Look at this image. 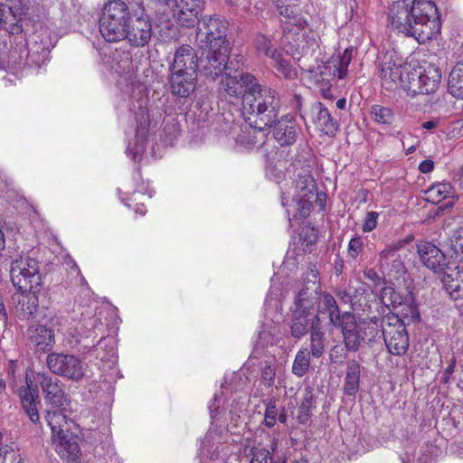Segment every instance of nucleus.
I'll use <instances>...</instances> for the list:
<instances>
[{"label": "nucleus", "mask_w": 463, "mask_h": 463, "mask_svg": "<svg viewBox=\"0 0 463 463\" xmlns=\"http://www.w3.org/2000/svg\"><path fill=\"white\" fill-rule=\"evenodd\" d=\"M388 26L396 33L413 37L424 43L436 37L441 30L438 8L430 0H397L387 12Z\"/></svg>", "instance_id": "1"}, {"label": "nucleus", "mask_w": 463, "mask_h": 463, "mask_svg": "<svg viewBox=\"0 0 463 463\" xmlns=\"http://www.w3.org/2000/svg\"><path fill=\"white\" fill-rule=\"evenodd\" d=\"M241 105V112L248 125L269 128L279 115V98L276 90L259 83L257 90L246 95Z\"/></svg>", "instance_id": "2"}, {"label": "nucleus", "mask_w": 463, "mask_h": 463, "mask_svg": "<svg viewBox=\"0 0 463 463\" xmlns=\"http://www.w3.org/2000/svg\"><path fill=\"white\" fill-rule=\"evenodd\" d=\"M132 13L123 0L109 1L99 18V32L103 39L108 43L123 41V34Z\"/></svg>", "instance_id": "3"}, {"label": "nucleus", "mask_w": 463, "mask_h": 463, "mask_svg": "<svg viewBox=\"0 0 463 463\" xmlns=\"http://www.w3.org/2000/svg\"><path fill=\"white\" fill-rule=\"evenodd\" d=\"M327 195L318 191L317 182L307 168L301 169L296 178L281 191L282 201L292 203H326Z\"/></svg>", "instance_id": "4"}, {"label": "nucleus", "mask_w": 463, "mask_h": 463, "mask_svg": "<svg viewBox=\"0 0 463 463\" xmlns=\"http://www.w3.org/2000/svg\"><path fill=\"white\" fill-rule=\"evenodd\" d=\"M353 48H346L343 53L332 56L327 61L308 70V79L319 88L331 86L335 78L345 79L353 58Z\"/></svg>", "instance_id": "5"}, {"label": "nucleus", "mask_w": 463, "mask_h": 463, "mask_svg": "<svg viewBox=\"0 0 463 463\" xmlns=\"http://www.w3.org/2000/svg\"><path fill=\"white\" fill-rule=\"evenodd\" d=\"M307 26H293L288 24L285 25L282 43L295 59L313 55L319 48L318 35L312 29L306 30Z\"/></svg>", "instance_id": "6"}, {"label": "nucleus", "mask_w": 463, "mask_h": 463, "mask_svg": "<svg viewBox=\"0 0 463 463\" xmlns=\"http://www.w3.org/2000/svg\"><path fill=\"white\" fill-rule=\"evenodd\" d=\"M229 23L217 14L204 15L199 22L197 36L201 49L210 47H230L227 39Z\"/></svg>", "instance_id": "7"}, {"label": "nucleus", "mask_w": 463, "mask_h": 463, "mask_svg": "<svg viewBox=\"0 0 463 463\" xmlns=\"http://www.w3.org/2000/svg\"><path fill=\"white\" fill-rule=\"evenodd\" d=\"M10 278L18 290L39 289L42 285L39 262L27 255L16 258L11 262Z\"/></svg>", "instance_id": "8"}, {"label": "nucleus", "mask_w": 463, "mask_h": 463, "mask_svg": "<svg viewBox=\"0 0 463 463\" xmlns=\"http://www.w3.org/2000/svg\"><path fill=\"white\" fill-rule=\"evenodd\" d=\"M382 336L390 354L402 355L409 348V335L404 320L398 315L388 314L382 318Z\"/></svg>", "instance_id": "9"}, {"label": "nucleus", "mask_w": 463, "mask_h": 463, "mask_svg": "<svg viewBox=\"0 0 463 463\" xmlns=\"http://www.w3.org/2000/svg\"><path fill=\"white\" fill-rule=\"evenodd\" d=\"M410 84L407 85V95L414 97L419 94H430L435 92L441 80L440 69L430 62L423 61L419 69L411 67Z\"/></svg>", "instance_id": "10"}, {"label": "nucleus", "mask_w": 463, "mask_h": 463, "mask_svg": "<svg viewBox=\"0 0 463 463\" xmlns=\"http://www.w3.org/2000/svg\"><path fill=\"white\" fill-rule=\"evenodd\" d=\"M125 31L123 40L131 47H144L149 43L153 34V24L144 8L133 11Z\"/></svg>", "instance_id": "11"}, {"label": "nucleus", "mask_w": 463, "mask_h": 463, "mask_svg": "<svg viewBox=\"0 0 463 463\" xmlns=\"http://www.w3.org/2000/svg\"><path fill=\"white\" fill-rule=\"evenodd\" d=\"M46 364L52 373L72 381L78 382L84 376L85 364L72 354L51 353L47 355Z\"/></svg>", "instance_id": "12"}, {"label": "nucleus", "mask_w": 463, "mask_h": 463, "mask_svg": "<svg viewBox=\"0 0 463 463\" xmlns=\"http://www.w3.org/2000/svg\"><path fill=\"white\" fill-rule=\"evenodd\" d=\"M411 72V66L408 63H396L386 58L379 64V76L382 86L388 90L402 88L407 93V85L410 84L408 74Z\"/></svg>", "instance_id": "13"}, {"label": "nucleus", "mask_w": 463, "mask_h": 463, "mask_svg": "<svg viewBox=\"0 0 463 463\" xmlns=\"http://www.w3.org/2000/svg\"><path fill=\"white\" fill-rule=\"evenodd\" d=\"M232 71H228L221 80V88L226 96L241 99V103L246 95L257 90L259 80L250 72H241L238 76H232Z\"/></svg>", "instance_id": "14"}, {"label": "nucleus", "mask_w": 463, "mask_h": 463, "mask_svg": "<svg viewBox=\"0 0 463 463\" xmlns=\"http://www.w3.org/2000/svg\"><path fill=\"white\" fill-rule=\"evenodd\" d=\"M377 305L382 304V313L383 314L386 309H396L402 307L401 310V316L403 318H411L412 321L420 320V314L417 307L413 304L411 298L407 299L403 298L399 292H397L392 287L387 286L382 288L380 294V302Z\"/></svg>", "instance_id": "15"}, {"label": "nucleus", "mask_w": 463, "mask_h": 463, "mask_svg": "<svg viewBox=\"0 0 463 463\" xmlns=\"http://www.w3.org/2000/svg\"><path fill=\"white\" fill-rule=\"evenodd\" d=\"M173 17L176 24L193 28L198 22V16L203 11L204 0H174Z\"/></svg>", "instance_id": "16"}, {"label": "nucleus", "mask_w": 463, "mask_h": 463, "mask_svg": "<svg viewBox=\"0 0 463 463\" xmlns=\"http://www.w3.org/2000/svg\"><path fill=\"white\" fill-rule=\"evenodd\" d=\"M37 375L46 407L61 408V406H69V397L65 393L62 383L59 379L46 373H38Z\"/></svg>", "instance_id": "17"}, {"label": "nucleus", "mask_w": 463, "mask_h": 463, "mask_svg": "<svg viewBox=\"0 0 463 463\" xmlns=\"http://www.w3.org/2000/svg\"><path fill=\"white\" fill-rule=\"evenodd\" d=\"M209 50L205 63L203 65V72L205 76L215 80L217 77L228 71H232V61L229 62L231 47H210L203 50Z\"/></svg>", "instance_id": "18"}, {"label": "nucleus", "mask_w": 463, "mask_h": 463, "mask_svg": "<svg viewBox=\"0 0 463 463\" xmlns=\"http://www.w3.org/2000/svg\"><path fill=\"white\" fill-rule=\"evenodd\" d=\"M38 289L18 290L11 297V306L21 320L33 318L38 311L39 299L36 295Z\"/></svg>", "instance_id": "19"}, {"label": "nucleus", "mask_w": 463, "mask_h": 463, "mask_svg": "<svg viewBox=\"0 0 463 463\" xmlns=\"http://www.w3.org/2000/svg\"><path fill=\"white\" fill-rule=\"evenodd\" d=\"M272 135L280 146H290L297 141L300 127L291 114H286L272 123Z\"/></svg>", "instance_id": "20"}, {"label": "nucleus", "mask_w": 463, "mask_h": 463, "mask_svg": "<svg viewBox=\"0 0 463 463\" xmlns=\"http://www.w3.org/2000/svg\"><path fill=\"white\" fill-rule=\"evenodd\" d=\"M342 329L344 343L347 350L355 352L364 343L360 322H356L353 314L345 312L338 324Z\"/></svg>", "instance_id": "21"}, {"label": "nucleus", "mask_w": 463, "mask_h": 463, "mask_svg": "<svg viewBox=\"0 0 463 463\" xmlns=\"http://www.w3.org/2000/svg\"><path fill=\"white\" fill-rule=\"evenodd\" d=\"M312 122L316 128L328 137H335L338 131L339 124L334 118L327 108L320 101L311 106Z\"/></svg>", "instance_id": "22"}, {"label": "nucleus", "mask_w": 463, "mask_h": 463, "mask_svg": "<svg viewBox=\"0 0 463 463\" xmlns=\"http://www.w3.org/2000/svg\"><path fill=\"white\" fill-rule=\"evenodd\" d=\"M198 55L196 51L188 44L179 46L170 67L171 71H186L197 73Z\"/></svg>", "instance_id": "23"}, {"label": "nucleus", "mask_w": 463, "mask_h": 463, "mask_svg": "<svg viewBox=\"0 0 463 463\" xmlns=\"http://www.w3.org/2000/svg\"><path fill=\"white\" fill-rule=\"evenodd\" d=\"M26 386H23L18 390V394L23 406V409L32 420L36 423L40 420L39 411L37 409L38 389L33 386V380L26 373L25 376Z\"/></svg>", "instance_id": "24"}, {"label": "nucleus", "mask_w": 463, "mask_h": 463, "mask_svg": "<svg viewBox=\"0 0 463 463\" xmlns=\"http://www.w3.org/2000/svg\"><path fill=\"white\" fill-rule=\"evenodd\" d=\"M417 251L421 263L434 272H437L445 265L446 251H441V250L430 241L419 242L417 244Z\"/></svg>", "instance_id": "25"}, {"label": "nucleus", "mask_w": 463, "mask_h": 463, "mask_svg": "<svg viewBox=\"0 0 463 463\" xmlns=\"http://www.w3.org/2000/svg\"><path fill=\"white\" fill-rule=\"evenodd\" d=\"M197 73L171 71L170 88L174 95L188 97L195 89Z\"/></svg>", "instance_id": "26"}, {"label": "nucleus", "mask_w": 463, "mask_h": 463, "mask_svg": "<svg viewBox=\"0 0 463 463\" xmlns=\"http://www.w3.org/2000/svg\"><path fill=\"white\" fill-rule=\"evenodd\" d=\"M446 293L454 300L463 298V269L459 265L447 267L442 279Z\"/></svg>", "instance_id": "27"}, {"label": "nucleus", "mask_w": 463, "mask_h": 463, "mask_svg": "<svg viewBox=\"0 0 463 463\" xmlns=\"http://www.w3.org/2000/svg\"><path fill=\"white\" fill-rule=\"evenodd\" d=\"M80 351L83 354L92 353V355L101 362L115 363L116 348L112 338L101 336L97 345L82 344Z\"/></svg>", "instance_id": "28"}, {"label": "nucleus", "mask_w": 463, "mask_h": 463, "mask_svg": "<svg viewBox=\"0 0 463 463\" xmlns=\"http://www.w3.org/2000/svg\"><path fill=\"white\" fill-rule=\"evenodd\" d=\"M267 129L248 125V127L241 129V132L235 137L236 144L248 150L260 148L266 141L267 135L265 130Z\"/></svg>", "instance_id": "29"}, {"label": "nucleus", "mask_w": 463, "mask_h": 463, "mask_svg": "<svg viewBox=\"0 0 463 463\" xmlns=\"http://www.w3.org/2000/svg\"><path fill=\"white\" fill-rule=\"evenodd\" d=\"M31 343L38 351L47 352L51 350L54 344V331L43 325H36L28 329Z\"/></svg>", "instance_id": "30"}, {"label": "nucleus", "mask_w": 463, "mask_h": 463, "mask_svg": "<svg viewBox=\"0 0 463 463\" xmlns=\"http://www.w3.org/2000/svg\"><path fill=\"white\" fill-rule=\"evenodd\" d=\"M52 439L55 450L61 458H70L77 455L79 445L75 438L68 430L52 434Z\"/></svg>", "instance_id": "31"}, {"label": "nucleus", "mask_w": 463, "mask_h": 463, "mask_svg": "<svg viewBox=\"0 0 463 463\" xmlns=\"http://www.w3.org/2000/svg\"><path fill=\"white\" fill-rule=\"evenodd\" d=\"M326 336L318 316H315L310 326V350L314 358H320L325 353Z\"/></svg>", "instance_id": "32"}, {"label": "nucleus", "mask_w": 463, "mask_h": 463, "mask_svg": "<svg viewBox=\"0 0 463 463\" xmlns=\"http://www.w3.org/2000/svg\"><path fill=\"white\" fill-rule=\"evenodd\" d=\"M447 257L462 261L463 260V226L451 232L444 243Z\"/></svg>", "instance_id": "33"}, {"label": "nucleus", "mask_w": 463, "mask_h": 463, "mask_svg": "<svg viewBox=\"0 0 463 463\" xmlns=\"http://www.w3.org/2000/svg\"><path fill=\"white\" fill-rule=\"evenodd\" d=\"M241 454L250 458V463H285L284 461H273L269 449L256 446L255 442L250 439H246L245 444L241 449Z\"/></svg>", "instance_id": "34"}, {"label": "nucleus", "mask_w": 463, "mask_h": 463, "mask_svg": "<svg viewBox=\"0 0 463 463\" xmlns=\"http://www.w3.org/2000/svg\"><path fill=\"white\" fill-rule=\"evenodd\" d=\"M104 332V326L99 317H90L85 319L80 326L78 329L79 338L76 340L78 344H82V342L87 341L89 339L91 340V343L95 341L96 338Z\"/></svg>", "instance_id": "35"}, {"label": "nucleus", "mask_w": 463, "mask_h": 463, "mask_svg": "<svg viewBox=\"0 0 463 463\" xmlns=\"http://www.w3.org/2000/svg\"><path fill=\"white\" fill-rule=\"evenodd\" d=\"M361 365L355 360L349 361L344 384V393L354 397L360 388Z\"/></svg>", "instance_id": "36"}, {"label": "nucleus", "mask_w": 463, "mask_h": 463, "mask_svg": "<svg viewBox=\"0 0 463 463\" xmlns=\"http://www.w3.org/2000/svg\"><path fill=\"white\" fill-rule=\"evenodd\" d=\"M69 406H61V408L47 407L45 410V420L52 430V434L65 430L68 424V417L66 412Z\"/></svg>", "instance_id": "37"}, {"label": "nucleus", "mask_w": 463, "mask_h": 463, "mask_svg": "<svg viewBox=\"0 0 463 463\" xmlns=\"http://www.w3.org/2000/svg\"><path fill=\"white\" fill-rule=\"evenodd\" d=\"M273 4L276 6V9L279 12V14L284 18L288 19L285 21H281L280 28L282 31V34H284V29L287 24L296 27L307 26V20L303 18L301 15L296 14L293 7L286 4V0H279V2H273Z\"/></svg>", "instance_id": "38"}, {"label": "nucleus", "mask_w": 463, "mask_h": 463, "mask_svg": "<svg viewBox=\"0 0 463 463\" xmlns=\"http://www.w3.org/2000/svg\"><path fill=\"white\" fill-rule=\"evenodd\" d=\"M454 194L455 189L450 183H438L425 191V201L426 203H441L446 199L453 198Z\"/></svg>", "instance_id": "39"}, {"label": "nucleus", "mask_w": 463, "mask_h": 463, "mask_svg": "<svg viewBox=\"0 0 463 463\" xmlns=\"http://www.w3.org/2000/svg\"><path fill=\"white\" fill-rule=\"evenodd\" d=\"M270 58L277 71L285 79L295 80L298 78V70L291 64L289 60L284 59L283 53L280 51L273 50Z\"/></svg>", "instance_id": "40"}, {"label": "nucleus", "mask_w": 463, "mask_h": 463, "mask_svg": "<svg viewBox=\"0 0 463 463\" xmlns=\"http://www.w3.org/2000/svg\"><path fill=\"white\" fill-rule=\"evenodd\" d=\"M448 90L452 96L463 99V60L458 61L450 71Z\"/></svg>", "instance_id": "41"}, {"label": "nucleus", "mask_w": 463, "mask_h": 463, "mask_svg": "<svg viewBox=\"0 0 463 463\" xmlns=\"http://www.w3.org/2000/svg\"><path fill=\"white\" fill-rule=\"evenodd\" d=\"M312 321L308 317L302 316L300 313H292L289 323L290 335L295 339H300L306 335L310 328Z\"/></svg>", "instance_id": "42"}, {"label": "nucleus", "mask_w": 463, "mask_h": 463, "mask_svg": "<svg viewBox=\"0 0 463 463\" xmlns=\"http://www.w3.org/2000/svg\"><path fill=\"white\" fill-rule=\"evenodd\" d=\"M314 307V300L309 296L307 288L301 289L297 295L291 312L309 317Z\"/></svg>", "instance_id": "43"}, {"label": "nucleus", "mask_w": 463, "mask_h": 463, "mask_svg": "<svg viewBox=\"0 0 463 463\" xmlns=\"http://www.w3.org/2000/svg\"><path fill=\"white\" fill-rule=\"evenodd\" d=\"M311 356L312 355L310 354L308 348L301 347L297 352L293 361L292 373L298 377L304 376L308 372Z\"/></svg>", "instance_id": "44"}, {"label": "nucleus", "mask_w": 463, "mask_h": 463, "mask_svg": "<svg viewBox=\"0 0 463 463\" xmlns=\"http://www.w3.org/2000/svg\"><path fill=\"white\" fill-rule=\"evenodd\" d=\"M382 319L376 316L369 317L368 321H360L361 330L363 334L364 343L373 342L376 337H380V332L382 333L381 323Z\"/></svg>", "instance_id": "45"}, {"label": "nucleus", "mask_w": 463, "mask_h": 463, "mask_svg": "<svg viewBox=\"0 0 463 463\" xmlns=\"http://www.w3.org/2000/svg\"><path fill=\"white\" fill-rule=\"evenodd\" d=\"M372 119L380 125H392L394 122L395 115L393 110L389 107H384L379 104L371 107Z\"/></svg>", "instance_id": "46"}, {"label": "nucleus", "mask_w": 463, "mask_h": 463, "mask_svg": "<svg viewBox=\"0 0 463 463\" xmlns=\"http://www.w3.org/2000/svg\"><path fill=\"white\" fill-rule=\"evenodd\" d=\"M322 306L324 309L328 313L331 324L334 326H338L342 320V315L340 314V310L335 298L329 293L323 294Z\"/></svg>", "instance_id": "47"}, {"label": "nucleus", "mask_w": 463, "mask_h": 463, "mask_svg": "<svg viewBox=\"0 0 463 463\" xmlns=\"http://www.w3.org/2000/svg\"><path fill=\"white\" fill-rule=\"evenodd\" d=\"M288 215L290 226H294L293 222H298L306 219L311 213L313 204H284Z\"/></svg>", "instance_id": "48"}, {"label": "nucleus", "mask_w": 463, "mask_h": 463, "mask_svg": "<svg viewBox=\"0 0 463 463\" xmlns=\"http://www.w3.org/2000/svg\"><path fill=\"white\" fill-rule=\"evenodd\" d=\"M315 403V398L312 391L306 389L303 394L302 402L298 407L297 419L299 423L305 424L310 418V409Z\"/></svg>", "instance_id": "49"}, {"label": "nucleus", "mask_w": 463, "mask_h": 463, "mask_svg": "<svg viewBox=\"0 0 463 463\" xmlns=\"http://www.w3.org/2000/svg\"><path fill=\"white\" fill-rule=\"evenodd\" d=\"M0 463H22L19 449L15 443L6 444L0 448Z\"/></svg>", "instance_id": "50"}, {"label": "nucleus", "mask_w": 463, "mask_h": 463, "mask_svg": "<svg viewBox=\"0 0 463 463\" xmlns=\"http://www.w3.org/2000/svg\"><path fill=\"white\" fill-rule=\"evenodd\" d=\"M300 240L302 247L305 251H311L312 246L315 245L317 240V232L315 228L305 226L300 232Z\"/></svg>", "instance_id": "51"}, {"label": "nucleus", "mask_w": 463, "mask_h": 463, "mask_svg": "<svg viewBox=\"0 0 463 463\" xmlns=\"http://www.w3.org/2000/svg\"><path fill=\"white\" fill-rule=\"evenodd\" d=\"M253 44L259 53H263L267 57H270L274 50L272 49L271 40L262 33H259L255 36Z\"/></svg>", "instance_id": "52"}, {"label": "nucleus", "mask_w": 463, "mask_h": 463, "mask_svg": "<svg viewBox=\"0 0 463 463\" xmlns=\"http://www.w3.org/2000/svg\"><path fill=\"white\" fill-rule=\"evenodd\" d=\"M276 377V367L272 364H266L261 368L260 371V382L261 383L270 388L274 385Z\"/></svg>", "instance_id": "53"}, {"label": "nucleus", "mask_w": 463, "mask_h": 463, "mask_svg": "<svg viewBox=\"0 0 463 463\" xmlns=\"http://www.w3.org/2000/svg\"><path fill=\"white\" fill-rule=\"evenodd\" d=\"M278 411L276 408V402L274 399H270L266 405L264 425L267 428H272L277 420Z\"/></svg>", "instance_id": "54"}, {"label": "nucleus", "mask_w": 463, "mask_h": 463, "mask_svg": "<svg viewBox=\"0 0 463 463\" xmlns=\"http://www.w3.org/2000/svg\"><path fill=\"white\" fill-rule=\"evenodd\" d=\"M364 248V242L360 237H354L348 243L347 254L348 257L355 260L361 253Z\"/></svg>", "instance_id": "55"}, {"label": "nucleus", "mask_w": 463, "mask_h": 463, "mask_svg": "<svg viewBox=\"0 0 463 463\" xmlns=\"http://www.w3.org/2000/svg\"><path fill=\"white\" fill-rule=\"evenodd\" d=\"M378 216H379V214L376 212L372 211V212L367 213L364 225H363L364 232H369L375 229V227L377 225Z\"/></svg>", "instance_id": "56"}, {"label": "nucleus", "mask_w": 463, "mask_h": 463, "mask_svg": "<svg viewBox=\"0 0 463 463\" xmlns=\"http://www.w3.org/2000/svg\"><path fill=\"white\" fill-rule=\"evenodd\" d=\"M20 0H0V8L5 9V15L7 12L14 13L19 6Z\"/></svg>", "instance_id": "57"}, {"label": "nucleus", "mask_w": 463, "mask_h": 463, "mask_svg": "<svg viewBox=\"0 0 463 463\" xmlns=\"http://www.w3.org/2000/svg\"><path fill=\"white\" fill-rule=\"evenodd\" d=\"M419 170L422 174H429L434 170V162L430 159H425L419 165Z\"/></svg>", "instance_id": "58"}, {"label": "nucleus", "mask_w": 463, "mask_h": 463, "mask_svg": "<svg viewBox=\"0 0 463 463\" xmlns=\"http://www.w3.org/2000/svg\"><path fill=\"white\" fill-rule=\"evenodd\" d=\"M218 399H219L218 395L215 394L213 399L211 401V402L209 403V406H208L212 420H214L218 414V407L216 405Z\"/></svg>", "instance_id": "59"}, {"label": "nucleus", "mask_w": 463, "mask_h": 463, "mask_svg": "<svg viewBox=\"0 0 463 463\" xmlns=\"http://www.w3.org/2000/svg\"><path fill=\"white\" fill-rule=\"evenodd\" d=\"M370 193L365 188L358 189L355 196V201H359V203H366L369 200Z\"/></svg>", "instance_id": "60"}, {"label": "nucleus", "mask_w": 463, "mask_h": 463, "mask_svg": "<svg viewBox=\"0 0 463 463\" xmlns=\"http://www.w3.org/2000/svg\"><path fill=\"white\" fill-rule=\"evenodd\" d=\"M452 206V204H444L439 205L435 209H431L429 211L428 219H434L436 216L439 215L443 211L449 207Z\"/></svg>", "instance_id": "61"}, {"label": "nucleus", "mask_w": 463, "mask_h": 463, "mask_svg": "<svg viewBox=\"0 0 463 463\" xmlns=\"http://www.w3.org/2000/svg\"><path fill=\"white\" fill-rule=\"evenodd\" d=\"M455 368V360L451 362V364L446 368L444 372L443 381L448 383L449 380V376L453 373Z\"/></svg>", "instance_id": "62"}, {"label": "nucleus", "mask_w": 463, "mask_h": 463, "mask_svg": "<svg viewBox=\"0 0 463 463\" xmlns=\"http://www.w3.org/2000/svg\"><path fill=\"white\" fill-rule=\"evenodd\" d=\"M6 395V383L5 381L0 378V405L3 403L4 398Z\"/></svg>", "instance_id": "63"}, {"label": "nucleus", "mask_w": 463, "mask_h": 463, "mask_svg": "<svg viewBox=\"0 0 463 463\" xmlns=\"http://www.w3.org/2000/svg\"><path fill=\"white\" fill-rule=\"evenodd\" d=\"M330 88H331V86H329V87H321L319 89H320L322 96L325 99H328L332 100L333 99V95L331 93Z\"/></svg>", "instance_id": "64"}]
</instances>
